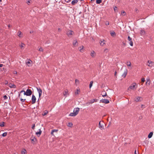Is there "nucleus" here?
<instances>
[{
  "instance_id": "obj_1",
  "label": "nucleus",
  "mask_w": 154,
  "mask_h": 154,
  "mask_svg": "<svg viewBox=\"0 0 154 154\" xmlns=\"http://www.w3.org/2000/svg\"><path fill=\"white\" fill-rule=\"evenodd\" d=\"M32 94V91L30 89H27L26 92H24V94L27 96H30Z\"/></svg>"
},
{
  "instance_id": "obj_2",
  "label": "nucleus",
  "mask_w": 154,
  "mask_h": 154,
  "mask_svg": "<svg viewBox=\"0 0 154 154\" xmlns=\"http://www.w3.org/2000/svg\"><path fill=\"white\" fill-rule=\"evenodd\" d=\"M73 33V32L72 30H68L66 32V34L69 37H71Z\"/></svg>"
},
{
  "instance_id": "obj_3",
  "label": "nucleus",
  "mask_w": 154,
  "mask_h": 154,
  "mask_svg": "<svg viewBox=\"0 0 154 154\" xmlns=\"http://www.w3.org/2000/svg\"><path fill=\"white\" fill-rule=\"evenodd\" d=\"M32 104H34L36 102V98L35 96L33 94L32 97Z\"/></svg>"
},
{
  "instance_id": "obj_4",
  "label": "nucleus",
  "mask_w": 154,
  "mask_h": 154,
  "mask_svg": "<svg viewBox=\"0 0 154 154\" xmlns=\"http://www.w3.org/2000/svg\"><path fill=\"white\" fill-rule=\"evenodd\" d=\"M100 102L107 104L109 103V101L107 99H103L100 100Z\"/></svg>"
},
{
  "instance_id": "obj_5",
  "label": "nucleus",
  "mask_w": 154,
  "mask_h": 154,
  "mask_svg": "<svg viewBox=\"0 0 154 154\" xmlns=\"http://www.w3.org/2000/svg\"><path fill=\"white\" fill-rule=\"evenodd\" d=\"M147 65L149 67H152L154 65V63L151 61L148 60L147 61Z\"/></svg>"
},
{
  "instance_id": "obj_6",
  "label": "nucleus",
  "mask_w": 154,
  "mask_h": 154,
  "mask_svg": "<svg viewBox=\"0 0 154 154\" xmlns=\"http://www.w3.org/2000/svg\"><path fill=\"white\" fill-rule=\"evenodd\" d=\"M128 40L129 42V44L131 46H133V43L132 38H131L130 36H128Z\"/></svg>"
},
{
  "instance_id": "obj_7",
  "label": "nucleus",
  "mask_w": 154,
  "mask_h": 154,
  "mask_svg": "<svg viewBox=\"0 0 154 154\" xmlns=\"http://www.w3.org/2000/svg\"><path fill=\"white\" fill-rule=\"evenodd\" d=\"M37 89L39 94V98L41 96L42 94V90L40 88H37Z\"/></svg>"
},
{
  "instance_id": "obj_8",
  "label": "nucleus",
  "mask_w": 154,
  "mask_h": 154,
  "mask_svg": "<svg viewBox=\"0 0 154 154\" xmlns=\"http://www.w3.org/2000/svg\"><path fill=\"white\" fill-rule=\"evenodd\" d=\"M136 85V84L135 83H133L129 87V88L128 89V90H129V89L133 90L135 88V87Z\"/></svg>"
},
{
  "instance_id": "obj_9",
  "label": "nucleus",
  "mask_w": 154,
  "mask_h": 154,
  "mask_svg": "<svg viewBox=\"0 0 154 154\" xmlns=\"http://www.w3.org/2000/svg\"><path fill=\"white\" fill-rule=\"evenodd\" d=\"M80 110L79 108H75L74 109L73 112H75L77 115L79 112Z\"/></svg>"
},
{
  "instance_id": "obj_10",
  "label": "nucleus",
  "mask_w": 154,
  "mask_h": 154,
  "mask_svg": "<svg viewBox=\"0 0 154 154\" xmlns=\"http://www.w3.org/2000/svg\"><path fill=\"white\" fill-rule=\"evenodd\" d=\"M127 69H125V70L124 73L122 75V76L124 78H125L127 75Z\"/></svg>"
},
{
  "instance_id": "obj_11",
  "label": "nucleus",
  "mask_w": 154,
  "mask_h": 154,
  "mask_svg": "<svg viewBox=\"0 0 154 154\" xmlns=\"http://www.w3.org/2000/svg\"><path fill=\"white\" fill-rule=\"evenodd\" d=\"M105 40L104 39L100 40V43L101 46H103L105 44V43L104 42Z\"/></svg>"
},
{
  "instance_id": "obj_12",
  "label": "nucleus",
  "mask_w": 154,
  "mask_h": 154,
  "mask_svg": "<svg viewBox=\"0 0 154 154\" xmlns=\"http://www.w3.org/2000/svg\"><path fill=\"white\" fill-rule=\"evenodd\" d=\"M79 0H74L72 1L71 4L72 5H74L78 2Z\"/></svg>"
},
{
  "instance_id": "obj_13",
  "label": "nucleus",
  "mask_w": 154,
  "mask_h": 154,
  "mask_svg": "<svg viewBox=\"0 0 154 154\" xmlns=\"http://www.w3.org/2000/svg\"><path fill=\"white\" fill-rule=\"evenodd\" d=\"M58 131V130L57 129H54L53 130H52L51 133V134L53 135L54 136V132L57 133V131Z\"/></svg>"
},
{
  "instance_id": "obj_14",
  "label": "nucleus",
  "mask_w": 154,
  "mask_h": 154,
  "mask_svg": "<svg viewBox=\"0 0 154 154\" xmlns=\"http://www.w3.org/2000/svg\"><path fill=\"white\" fill-rule=\"evenodd\" d=\"M141 98V97H137L136 98V99L135 100V101L136 102H138L139 101H140L141 100H140V99Z\"/></svg>"
},
{
  "instance_id": "obj_15",
  "label": "nucleus",
  "mask_w": 154,
  "mask_h": 154,
  "mask_svg": "<svg viewBox=\"0 0 154 154\" xmlns=\"http://www.w3.org/2000/svg\"><path fill=\"white\" fill-rule=\"evenodd\" d=\"M77 44L78 45V42L77 40H74L73 42V45L74 46H75L77 45Z\"/></svg>"
},
{
  "instance_id": "obj_16",
  "label": "nucleus",
  "mask_w": 154,
  "mask_h": 154,
  "mask_svg": "<svg viewBox=\"0 0 154 154\" xmlns=\"http://www.w3.org/2000/svg\"><path fill=\"white\" fill-rule=\"evenodd\" d=\"M99 128L101 129H103V125H102L101 124L100 121L99 122Z\"/></svg>"
},
{
  "instance_id": "obj_17",
  "label": "nucleus",
  "mask_w": 154,
  "mask_h": 154,
  "mask_svg": "<svg viewBox=\"0 0 154 154\" xmlns=\"http://www.w3.org/2000/svg\"><path fill=\"white\" fill-rule=\"evenodd\" d=\"M31 62H32V61L31 60H28V61L26 62V64L27 65L29 66H31V65H30L28 64H31Z\"/></svg>"
},
{
  "instance_id": "obj_18",
  "label": "nucleus",
  "mask_w": 154,
  "mask_h": 154,
  "mask_svg": "<svg viewBox=\"0 0 154 154\" xmlns=\"http://www.w3.org/2000/svg\"><path fill=\"white\" fill-rule=\"evenodd\" d=\"M101 95L103 97L106 96L107 95L105 91L102 92Z\"/></svg>"
},
{
  "instance_id": "obj_19",
  "label": "nucleus",
  "mask_w": 154,
  "mask_h": 154,
  "mask_svg": "<svg viewBox=\"0 0 154 154\" xmlns=\"http://www.w3.org/2000/svg\"><path fill=\"white\" fill-rule=\"evenodd\" d=\"M9 86L11 88H15L16 87V85H15L12 84L11 83L9 84Z\"/></svg>"
},
{
  "instance_id": "obj_20",
  "label": "nucleus",
  "mask_w": 154,
  "mask_h": 154,
  "mask_svg": "<svg viewBox=\"0 0 154 154\" xmlns=\"http://www.w3.org/2000/svg\"><path fill=\"white\" fill-rule=\"evenodd\" d=\"M39 132H36V134L37 135L38 137H39L42 133V131H41L40 129H39Z\"/></svg>"
},
{
  "instance_id": "obj_21",
  "label": "nucleus",
  "mask_w": 154,
  "mask_h": 154,
  "mask_svg": "<svg viewBox=\"0 0 154 154\" xmlns=\"http://www.w3.org/2000/svg\"><path fill=\"white\" fill-rule=\"evenodd\" d=\"M76 115V114L73 112H71L69 114V116H75Z\"/></svg>"
},
{
  "instance_id": "obj_22",
  "label": "nucleus",
  "mask_w": 154,
  "mask_h": 154,
  "mask_svg": "<svg viewBox=\"0 0 154 154\" xmlns=\"http://www.w3.org/2000/svg\"><path fill=\"white\" fill-rule=\"evenodd\" d=\"M153 134V132H150L148 135V137L149 138H151L152 137Z\"/></svg>"
},
{
  "instance_id": "obj_23",
  "label": "nucleus",
  "mask_w": 154,
  "mask_h": 154,
  "mask_svg": "<svg viewBox=\"0 0 154 154\" xmlns=\"http://www.w3.org/2000/svg\"><path fill=\"white\" fill-rule=\"evenodd\" d=\"M48 113V112L46 110H45L44 111V112H43V113L42 114V115L43 116H44L45 115H46Z\"/></svg>"
},
{
  "instance_id": "obj_24",
  "label": "nucleus",
  "mask_w": 154,
  "mask_h": 154,
  "mask_svg": "<svg viewBox=\"0 0 154 154\" xmlns=\"http://www.w3.org/2000/svg\"><path fill=\"white\" fill-rule=\"evenodd\" d=\"M145 33V31L143 30H141L140 31V34L141 35H144Z\"/></svg>"
},
{
  "instance_id": "obj_25",
  "label": "nucleus",
  "mask_w": 154,
  "mask_h": 154,
  "mask_svg": "<svg viewBox=\"0 0 154 154\" xmlns=\"http://www.w3.org/2000/svg\"><path fill=\"white\" fill-rule=\"evenodd\" d=\"M26 151L25 149H23L21 151L22 154H25L26 153Z\"/></svg>"
},
{
  "instance_id": "obj_26",
  "label": "nucleus",
  "mask_w": 154,
  "mask_h": 154,
  "mask_svg": "<svg viewBox=\"0 0 154 154\" xmlns=\"http://www.w3.org/2000/svg\"><path fill=\"white\" fill-rule=\"evenodd\" d=\"M95 54V52L94 51H93L92 52H91V56L92 57H93L94 56V54Z\"/></svg>"
},
{
  "instance_id": "obj_27",
  "label": "nucleus",
  "mask_w": 154,
  "mask_h": 154,
  "mask_svg": "<svg viewBox=\"0 0 154 154\" xmlns=\"http://www.w3.org/2000/svg\"><path fill=\"white\" fill-rule=\"evenodd\" d=\"M21 44L20 45V46L21 48V49H24L23 45H25L22 43H21Z\"/></svg>"
},
{
  "instance_id": "obj_28",
  "label": "nucleus",
  "mask_w": 154,
  "mask_h": 154,
  "mask_svg": "<svg viewBox=\"0 0 154 154\" xmlns=\"http://www.w3.org/2000/svg\"><path fill=\"white\" fill-rule=\"evenodd\" d=\"M109 52V50L108 49H107V48H106L105 49L104 51V54H107V53H108Z\"/></svg>"
},
{
  "instance_id": "obj_29",
  "label": "nucleus",
  "mask_w": 154,
  "mask_h": 154,
  "mask_svg": "<svg viewBox=\"0 0 154 154\" xmlns=\"http://www.w3.org/2000/svg\"><path fill=\"white\" fill-rule=\"evenodd\" d=\"M101 2V0H97L96 1V3L97 4H99Z\"/></svg>"
},
{
  "instance_id": "obj_30",
  "label": "nucleus",
  "mask_w": 154,
  "mask_h": 154,
  "mask_svg": "<svg viewBox=\"0 0 154 154\" xmlns=\"http://www.w3.org/2000/svg\"><path fill=\"white\" fill-rule=\"evenodd\" d=\"M113 9H114V10L115 11V12H116L117 11H118L117 10V7L115 6H114L113 7Z\"/></svg>"
},
{
  "instance_id": "obj_31",
  "label": "nucleus",
  "mask_w": 154,
  "mask_h": 154,
  "mask_svg": "<svg viewBox=\"0 0 154 154\" xmlns=\"http://www.w3.org/2000/svg\"><path fill=\"white\" fill-rule=\"evenodd\" d=\"M127 64L128 66H131V63L130 61H128L127 62Z\"/></svg>"
},
{
  "instance_id": "obj_32",
  "label": "nucleus",
  "mask_w": 154,
  "mask_h": 154,
  "mask_svg": "<svg viewBox=\"0 0 154 154\" xmlns=\"http://www.w3.org/2000/svg\"><path fill=\"white\" fill-rule=\"evenodd\" d=\"M96 100L94 99L91 100L90 102H89L90 103H94L95 101Z\"/></svg>"
},
{
  "instance_id": "obj_33",
  "label": "nucleus",
  "mask_w": 154,
  "mask_h": 154,
  "mask_svg": "<svg viewBox=\"0 0 154 154\" xmlns=\"http://www.w3.org/2000/svg\"><path fill=\"white\" fill-rule=\"evenodd\" d=\"M72 124L71 122H69L67 125V126L69 127H71L72 126Z\"/></svg>"
},
{
  "instance_id": "obj_34",
  "label": "nucleus",
  "mask_w": 154,
  "mask_h": 154,
  "mask_svg": "<svg viewBox=\"0 0 154 154\" xmlns=\"http://www.w3.org/2000/svg\"><path fill=\"white\" fill-rule=\"evenodd\" d=\"M111 36H113L114 35H115L116 33L114 31H112L110 33Z\"/></svg>"
},
{
  "instance_id": "obj_35",
  "label": "nucleus",
  "mask_w": 154,
  "mask_h": 154,
  "mask_svg": "<svg viewBox=\"0 0 154 154\" xmlns=\"http://www.w3.org/2000/svg\"><path fill=\"white\" fill-rule=\"evenodd\" d=\"M83 46H82L79 47V49L80 50V51L81 52H82V50L83 49Z\"/></svg>"
},
{
  "instance_id": "obj_36",
  "label": "nucleus",
  "mask_w": 154,
  "mask_h": 154,
  "mask_svg": "<svg viewBox=\"0 0 154 154\" xmlns=\"http://www.w3.org/2000/svg\"><path fill=\"white\" fill-rule=\"evenodd\" d=\"M18 35L19 37H21V32L20 31H19L18 32Z\"/></svg>"
},
{
  "instance_id": "obj_37",
  "label": "nucleus",
  "mask_w": 154,
  "mask_h": 154,
  "mask_svg": "<svg viewBox=\"0 0 154 154\" xmlns=\"http://www.w3.org/2000/svg\"><path fill=\"white\" fill-rule=\"evenodd\" d=\"M7 132H5L2 134V136L3 137L6 136L7 135Z\"/></svg>"
},
{
  "instance_id": "obj_38",
  "label": "nucleus",
  "mask_w": 154,
  "mask_h": 154,
  "mask_svg": "<svg viewBox=\"0 0 154 154\" xmlns=\"http://www.w3.org/2000/svg\"><path fill=\"white\" fill-rule=\"evenodd\" d=\"M93 81L91 82L89 85V88H90L92 86Z\"/></svg>"
},
{
  "instance_id": "obj_39",
  "label": "nucleus",
  "mask_w": 154,
  "mask_h": 154,
  "mask_svg": "<svg viewBox=\"0 0 154 154\" xmlns=\"http://www.w3.org/2000/svg\"><path fill=\"white\" fill-rule=\"evenodd\" d=\"M145 82V79L144 78H142L141 79L142 82L143 83Z\"/></svg>"
},
{
  "instance_id": "obj_40",
  "label": "nucleus",
  "mask_w": 154,
  "mask_h": 154,
  "mask_svg": "<svg viewBox=\"0 0 154 154\" xmlns=\"http://www.w3.org/2000/svg\"><path fill=\"white\" fill-rule=\"evenodd\" d=\"M20 98V100L22 102H24L26 100V99H23L22 98Z\"/></svg>"
},
{
  "instance_id": "obj_41",
  "label": "nucleus",
  "mask_w": 154,
  "mask_h": 154,
  "mask_svg": "<svg viewBox=\"0 0 154 154\" xmlns=\"http://www.w3.org/2000/svg\"><path fill=\"white\" fill-rule=\"evenodd\" d=\"M38 50L42 52L43 51V50L42 48H39Z\"/></svg>"
},
{
  "instance_id": "obj_42",
  "label": "nucleus",
  "mask_w": 154,
  "mask_h": 154,
  "mask_svg": "<svg viewBox=\"0 0 154 154\" xmlns=\"http://www.w3.org/2000/svg\"><path fill=\"white\" fill-rule=\"evenodd\" d=\"M126 13H125V11H123V12H121V14L122 15H125V14Z\"/></svg>"
},
{
  "instance_id": "obj_43",
  "label": "nucleus",
  "mask_w": 154,
  "mask_h": 154,
  "mask_svg": "<svg viewBox=\"0 0 154 154\" xmlns=\"http://www.w3.org/2000/svg\"><path fill=\"white\" fill-rule=\"evenodd\" d=\"M68 92L67 91H65L64 92V93H63L64 95V96L66 95L68 93Z\"/></svg>"
},
{
  "instance_id": "obj_44",
  "label": "nucleus",
  "mask_w": 154,
  "mask_h": 154,
  "mask_svg": "<svg viewBox=\"0 0 154 154\" xmlns=\"http://www.w3.org/2000/svg\"><path fill=\"white\" fill-rule=\"evenodd\" d=\"M4 122H3L2 124H0V126L1 127H4Z\"/></svg>"
},
{
  "instance_id": "obj_45",
  "label": "nucleus",
  "mask_w": 154,
  "mask_h": 154,
  "mask_svg": "<svg viewBox=\"0 0 154 154\" xmlns=\"http://www.w3.org/2000/svg\"><path fill=\"white\" fill-rule=\"evenodd\" d=\"M30 2H31V0H28L27 1V3L28 5H29V3H30Z\"/></svg>"
},
{
  "instance_id": "obj_46",
  "label": "nucleus",
  "mask_w": 154,
  "mask_h": 154,
  "mask_svg": "<svg viewBox=\"0 0 154 154\" xmlns=\"http://www.w3.org/2000/svg\"><path fill=\"white\" fill-rule=\"evenodd\" d=\"M3 97L5 100L7 99L8 98V97L6 95H5Z\"/></svg>"
},
{
  "instance_id": "obj_47",
  "label": "nucleus",
  "mask_w": 154,
  "mask_h": 154,
  "mask_svg": "<svg viewBox=\"0 0 154 154\" xmlns=\"http://www.w3.org/2000/svg\"><path fill=\"white\" fill-rule=\"evenodd\" d=\"M35 124H34L32 126V129H34L35 127Z\"/></svg>"
},
{
  "instance_id": "obj_48",
  "label": "nucleus",
  "mask_w": 154,
  "mask_h": 154,
  "mask_svg": "<svg viewBox=\"0 0 154 154\" xmlns=\"http://www.w3.org/2000/svg\"><path fill=\"white\" fill-rule=\"evenodd\" d=\"M109 22L108 21H106V25H109Z\"/></svg>"
},
{
  "instance_id": "obj_49",
  "label": "nucleus",
  "mask_w": 154,
  "mask_h": 154,
  "mask_svg": "<svg viewBox=\"0 0 154 154\" xmlns=\"http://www.w3.org/2000/svg\"><path fill=\"white\" fill-rule=\"evenodd\" d=\"M145 107H144V106L143 105H142L141 106V108H142V109H143Z\"/></svg>"
},
{
  "instance_id": "obj_50",
  "label": "nucleus",
  "mask_w": 154,
  "mask_h": 154,
  "mask_svg": "<svg viewBox=\"0 0 154 154\" xmlns=\"http://www.w3.org/2000/svg\"><path fill=\"white\" fill-rule=\"evenodd\" d=\"M77 91L75 92V94H79V93H78V90L77 89Z\"/></svg>"
},
{
  "instance_id": "obj_51",
  "label": "nucleus",
  "mask_w": 154,
  "mask_h": 154,
  "mask_svg": "<svg viewBox=\"0 0 154 154\" xmlns=\"http://www.w3.org/2000/svg\"><path fill=\"white\" fill-rule=\"evenodd\" d=\"M75 83H76V82H79V80H78V79H75Z\"/></svg>"
},
{
  "instance_id": "obj_52",
  "label": "nucleus",
  "mask_w": 154,
  "mask_h": 154,
  "mask_svg": "<svg viewBox=\"0 0 154 154\" xmlns=\"http://www.w3.org/2000/svg\"><path fill=\"white\" fill-rule=\"evenodd\" d=\"M134 154H137V152L136 150H135L134 151Z\"/></svg>"
},
{
  "instance_id": "obj_53",
  "label": "nucleus",
  "mask_w": 154,
  "mask_h": 154,
  "mask_svg": "<svg viewBox=\"0 0 154 154\" xmlns=\"http://www.w3.org/2000/svg\"><path fill=\"white\" fill-rule=\"evenodd\" d=\"M149 81V79H147V81L146 82V84H147V82Z\"/></svg>"
},
{
  "instance_id": "obj_54",
  "label": "nucleus",
  "mask_w": 154,
  "mask_h": 154,
  "mask_svg": "<svg viewBox=\"0 0 154 154\" xmlns=\"http://www.w3.org/2000/svg\"><path fill=\"white\" fill-rule=\"evenodd\" d=\"M3 66V65L2 64H0V67H2Z\"/></svg>"
},
{
  "instance_id": "obj_55",
  "label": "nucleus",
  "mask_w": 154,
  "mask_h": 154,
  "mask_svg": "<svg viewBox=\"0 0 154 154\" xmlns=\"http://www.w3.org/2000/svg\"><path fill=\"white\" fill-rule=\"evenodd\" d=\"M71 0H68V1H66V2L68 3V2H70L71 1Z\"/></svg>"
},
{
  "instance_id": "obj_56",
  "label": "nucleus",
  "mask_w": 154,
  "mask_h": 154,
  "mask_svg": "<svg viewBox=\"0 0 154 154\" xmlns=\"http://www.w3.org/2000/svg\"><path fill=\"white\" fill-rule=\"evenodd\" d=\"M34 140H36V139L35 138H34L33 139H32L31 140L32 141H34Z\"/></svg>"
},
{
  "instance_id": "obj_57",
  "label": "nucleus",
  "mask_w": 154,
  "mask_h": 154,
  "mask_svg": "<svg viewBox=\"0 0 154 154\" xmlns=\"http://www.w3.org/2000/svg\"><path fill=\"white\" fill-rule=\"evenodd\" d=\"M24 92H25L24 91V90H22V91H21V92L20 93H22V92H23L24 93Z\"/></svg>"
},
{
  "instance_id": "obj_58",
  "label": "nucleus",
  "mask_w": 154,
  "mask_h": 154,
  "mask_svg": "<svg viewBox=\"0 0 154 154\" xmlns=\"http://www.w3.org/2000/svg\"><path fill=\"white\" fill-rule=\"evenodd\" d=\"M58 31H61V29H60V28H59V29H58Z\"/></svg>"
},
{
  "instance_id": "obj_59",
  "label": "nucleus",
  "mask_w": 154,
  "mask_h": 154,
  "mask_svg": "<svg viewBox=\"0 0 154 154\" xmlns=\"http://www.w3.org/2000/svg\"><path fill=\"white\" fill-rule=\"evenodd\" d=\"M116 72H115V75L116 76Z\"/></svg>"
},
{
  "instance_id": "obj_60",
  "label": "nucleus",
  "mask_w": 154,
  "mask_h": 154,
  "mask_svg": "<svg viewBox=\"0 0 154 154\" xmlns=\"http://www.w3.org/2000/svg\"><path fill=\"white\" fill-rule=\"evenodd\" d=\"M33 32V31H30V33H32Z\"/></svg>"
},
{
  "instance_id": "obj_61",
  "label": "nucleus",
  "mask_w": 154,
  "mask_h": 154,
  "mask_svg": "<svg viewBox=\"0 0 154 154\" xmlns=\"http://www.w3.org/2000/svg\"><path fill=\"white\" fill-rule=\"evenodd\" d=\"M7 83H8V82L7 81L6 82H5V84H7Z\"/></svg>"
},
{
  "instance_id": "obj_62",
  "label": "nucleus",
  "mask_w": 154,
  "mask_h": 154,
  "mask_svg": "<svg viewBox=\"0 0 154 154\" xmlns=\"http://www.w3.org/2000/svg\"><path fill=\"white\" fill-rule=\"evenodd\" d=\"M2 0H0V2H2Z\"/></svg>"
},
{
  "instance_id": "obj_63",
  "label": "nucleus",
  "mask_w": 154,
  "mask_h": 154,
  "mask_svg": "<svg viewBox=\"0 0 154 154\" xmlns=\"http://www.w3.org/2000/svg\"><path fill=\"white\" fill-rule=\"evenodd\" d=\"M94 1V0H91V1Z\"/></svg>"
},
{
  "instance_id": "obj_64",
  "label": "nucleus",
  "mask_w": 154,
  "mask_h": 154,
  "mask_svg": "<svg viewBox=\"0 0 154 154\" xmlns=\"http://www.w3.org/2000/svg\"><path fill=\"white\" fill-rule=\"evenodd\" d=\"M81 12H80L79 14H81Z\"/></svg>"
}]
</instances>
